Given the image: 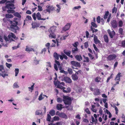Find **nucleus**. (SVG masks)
<instances>
[{"label":"nucleus","mask_w":125,"mask_h":125,"mask_svg":"<svg viewBox=\"0 0 125 125\" xmlns=\"http://www.w3.org/2000/svg\"><path fill=\"white\" fill-rule=\"evenodd\" d=\"M17 18H15L14 20L12 21H10V22L11 24L10 26L11 30L13 32H16V30L19 29V28L17 26L18 24V21H17Z\"/></svg>","instance_id":"obj_1"},{"label":"nucleus","mask_w":125,"mask_h":125,"mask_svg":"<svg viewBox=\"0 0 125 125\" xmlns=\"http://www.w3.org/2000/svg\"><path fill=\"white\" fill-rule=\"evenodd\" d=\"M56 29L55 27H52L50 28L49 30V32L50 34L49 35V37L51 38L55 39L56 38V34L54 33Z\"/></svg>","instance_id":"obj_2"},{"label":"nucleus","mask_w":125,"mask_h":125,"mask_svg":"<svg viewBox=\"0 0 125 125\" xmlns=\"http://www.w3.org/2000/svg\"><path fill=\"white\" fill-rule=\"evenodd\" d=\"M8 38L5 35L4 36V38L6 42L8 41L10 42L13 40L12 38L15 39L16 38L15 35L14 33H10L8 35Z\"/></svg>","instance_id":"obj_3"},{"label":"nucleus","mask_w":125,"mask_h":125,"mask_svg":"<svg viewBox=\"0 0 125 125\" xmlns=\"http://www.w3.org/2000/svg\"><path fill=\"white\" fill-rule=\"evenodd\" d=\"M54 84L57 87L63 90V89H65V87H63L62 86L65 85V83L63 82L60 83L58 81H54Z\"/></svg>","instance_id":"obj_4"},{"label":"nucleus","mask_w":125,"mask_h":125,"mask_svg":"<svg viewBox=\"0 0 125 125\" xmlns=\"http://www.w3.org/2000/svg\"><path fill=\"white\" fill-rule=\"evenodd\" d=\"M6 7L8 9H10V10H7V12L9 13H13L14 11V10L12 9H14L15 8L14 7V4L12 3H10L7 4Z\"/></svg>","instance_id":"obj_5"},{"label":"nucleus","mask_w":125,"mask_h":125,"mask_svg":"<svg viewBox=\"0 0 125 125\" xmlns=\"http://www.w3.org/2000/svg\"><path fill=\"white\" fill-rule=\"evenodd\" d=\"M71 98L67 96H63V101L66 104H70L71 103Z\"/></svg>","instance_id":"obj_6"},{"label":"nucleus","mask_w":125,"mask_h":125,"mask_svg":"<svg viewBox=\"0 0 125 125\" xmlns=\"http://www.w3.org/2000/svg\"><path fill=\"white\" fill-rule=\"evenodd\" d=\"M46 9L44 10L43 11L45 13L48 12L50 13L51 11L53 10H54V8L53 6L49 5H47L46 6Z\"/></svg>","instance_id":"obj_7"},{"label":"nucleus","mask_w":125,"mask_h":125,"mask_svg":"<svg viewBox=\"0 0 125 125\" xmlns=\"http://www.w3.org/2000/svg\"><path fill=\"white\" fill-rule=\"evenodd\" d=\"M25 51L26 52H29L31 51H33L34 52L35 54L36 55L37 54V51L34 50L33 49L31 48L30 46H26V48L25 49Z\"/></svg>","instance_id":"obj_8"},{"label":"nucleus","mask_w":125,"mask_h":125,"mask_svg":"<svg viewBox=\"0 0 125 125\" xmlns=\"http://www.w3.org/2000/svg\"><path fill=\"white\" fill-rule=\"evenodd\" d=\"M71 25L72 23H67L64 27H63L62 28V30L65 31L69 30Z\"/></svg>","instance_id":"obj_9"},{"label":"nucleus","mask_w":125,"mask_h":125,"mask_svg":"<svg viewBox=\"0 0 125 125\" xmlns=\"http://www.w3.org/2000/svg\"><path fill=\"white\" fill-rule=\"evenodd\" d=\"M36 16L37 17V19L38 20H45L47 19H49V17H48L47 18H42L41 17V15L40 14L39 12H38L36 14Z\"/></svg>","instance_id":"obj_10"},{"label":"nucleus","mask_w":125,"mask_h":125,"mask_svg":"<svg viewBox=\"0 0 125 125\" xmlns=\"http://www.w3.org/2000/svg\"><path fill=\"white\" fill-rule=\"evenodd\" d=\"M62 81H64L66 83H70L72 82L71 79L69 77H65L62 79Z\"/></svg>","instance_id":"obj_11"},{"label":"nucleus","mask_w":125,"mask_h":125,"mask_svg":"<svg viewBox=\"0 0 125 125\" xmlns=\"http://www.w3.org/2000/svg\"><path fill=\"white\" fill-rule=\"evenodd\" d=\"M112 27L114 29L117 27L118 26V23L115 20L113 21L111 23Z\"/></svg>","instance_id":"obj_12"},{"label":"nucleus","mask_w":125,"mask_h":125,"mask_svg":"<svg viewBox=\"0 0 125 125\" xmlns=\"http://www.w3.org/2000/svg\"><path fill=\"white\" fill-rule=\"evenodd\" d=\"M71 63L75 67H79L81 66L79 63L74 61H71Z\"/></svg>","instance_id":"obj_13"},{"label":"nucleus","mask_w":125,"mask_h":125,"mask_svg":"<svg viewBox=\"0 0 125 125\" xmlns=\"http://www.w3.org/2000/svg\"><path fill=\"white\" fill-rule=\"evenodd\" d=\"M107 32L110 37V38H112L113 36L115 35V32L114 30H113L112 31H111L109 29L107 30Z\"/></svg>","instance_id":"obj_14"},{"label":"nucleus","mask_w":125,"mask_h":125,"mask_svg":"<svg viewBox=\"0 0 125 125\" xmlns=\"http://www.w3.org/2000/svg\"><path fill=\"white\" fill-rule=\"evenodd\" d=\"M116 57V55L115 54L110 55L107 57V60L109 61L115 59Z\"/></svg>","instance_id":"obj_15"},{"label":"nucleus","mask_w":125,"mask_h":125,"mask_svg":"<svg viewBox=\"0 0 125 125\" xmlns=\"http://www.w3.org/2000/svg\"><path fill=\"white\" fill-rule=\"evenodd\" d=\"M0 72H1V73L3 74L6 73L7 74H8L7 72H6L5 71L3 66L2 65H0Z\"/></svg>","instance_id":"obj_16"},{"label":"nucleus","mask_w":125,"mask_h":125,"mask_svg":"<svg viewBox=\"0 0 125 125\" xmlns=\"http://www.w3.org/2000/svg\"><path fill=\"white\" fill-rule=\"evenodd\" d=\"M94 43L96 44L99 43L100 41L98 39L97 36L96 35H94Z\"/></svg>","instance_id":"obj_17"},{"label":"nucleus","mask_w":125,"mask_h":125,"mask_svg":"<svg viewBox=\"0 0 125 125\" xmlns=\"http://www.w3.org/2000/svg\"><path fill=\"white\" fill-rule=\"evenodd\" d=\"M121 73L120 72L117 74L115 79V81H120V77L121 76Z\"/></svg>","instance_id":"obj_18"},{"label":"nucleus","mask_w":125,"mask_h":125,"mask_svg":"<svg viewBox=\"0 0 125 125\" xmlns=\"http://www.w3.org/2000/svg\"><path fill=\"white\" fill-rule=\"evenodd\" d=\"M100 94V92L99 89H96L94 90V94L95 95H98Z\"/></svg>","instance_id":"obj_19"},{"label":"nucleus","mask_w":125,"mask_h":125,"mask_svg":"<svg viewBox=\"0 0 125 125\" xmlns=\"http://www.w3.org/2000/svg\"><path fill=\"white\" fill-rule=\"evenodd\" d=\"M56 6L57 7V8L55 10V11L57 12L58 13L60 11V10L61 9V6L59 5L58 4H57Z\"/></svg>","instance_id":"obj_20"},{"label":"nucleus","mask_w":125,"mask_h":125,"mask_svg":"<svg viewBox=\"0 0 125 125\" xmlns=\"http://www.w3.org/2000/svg\"><path fill=\"white\" fill-rule=\"evenodd\" d=\"M75 58L78 61H80L82 60V57L80 55H77L75 56Z\"/></svg>","instance_id":"obj_21"},{"label":"nucleus","mask_w":125,"mask_h":125,"mask_svg":"<svg viewBox=\"0 0 125 125\" xmlns=\"http://www.w3.org/2000/svg\"><path fill=\"white\" fill-rule=\"evenodd\" d=\"M46 96L47 98V96L46 95H43L42 93H41L40 94V95L39 96V97L38 98V100L39 101L43 99L44 98V97Z\"/></svg>","instance_id":"obj_22"},{"label":"nucleus","mask_w":125,"mask_h":125,"mask_svg":"<svg viewBox=\"0 0 125 125\" xmlns=\"http://www.w3.org/2000/svg\"><path fill=\"white\" fill-rule=\"evenodd\" d=\"M62 105L61 104H58L56 106L57 109L59 111L61 110L62 109Z\"/></svg>","instance_id":"obj_23"},{"label":"nucleus","mask_w":125,"mask_h":125,"mask_svg":"<svg viewBox=\"0 0 125 125\" xmlns=\"http://www.w3.org/2000/svg\"><path fill=\"white\" fill-rule=\"evenodd\" d=\"M65 89H63L62 90V91L64 93H69L71 91V88L69 87L67 88L66 90H65Z\"/></svg>","instance_id":"obj_24"},{"label":"nucleus","mask_w":125,"mask_h":125,"mask_svg":"<svg viewBox=\"0 0 125 125\" xmlns=\"http://www.w3.org/2000/svg\"><path fill=\"white\" fill-rule=\"evenodd\" d=\"M68 56H69L71 52V51L65 50L63 51Z\"/></svg>","instance_id":"obj_25"},{"label":"nucleus","mask_w":125,"mask_h":125,"mask_svg":"<svg viewBox=\"0 0 125 125\" xmlns=\"http://www.w3.org/2000/svg\"><path fill=\"white\" fill-rule=\"evenodd\" d=\"M58 115L60 117H62L63 118H65L66 117V116L65 114L62 113H59L58 114Z\"/></svg>","instance_id":"obj_26"},{"label":"nucleus","mask_w":125,"mask_h":125,"mask_svg":"<svg viewBox=\"0 0 125 125\" xmlns=\"http://www.w3.org/2000/svg\"><path fill=\"white\" fill-rule=\"evenodd\" d=\"M55 62L58 65L59 69L60 70H61L62 69V66L60 64L59 62L58 61L55 60Z\"/></svg>","instance_id":"obj_27"},{"label":"nucleus","mask_w":125,"mask_h":125,"mask_svg":"<svg viewBox=\"0 0 125 125\" xmlns=\"http://www.w3.org/2000/svg\"><path fill=\"white\" fill-rule=\"evenodd\" d=\"M53 56L55 59L58 60L59 59V55L58 54L54 52L53 54Z\"/></svg>","instance_id":"obj_28"},{"label":"nucleus","mask_w":125,"mask_h":125,"mask_svg":"<svg viewBox=\"0 0 125 125\" xmlns=\"http://www.w3.org/2000/svg\"><path fill=\"white\" fill-rule=\"evenodd\" d=\"M104 41L106 43L108 42V39L107 36L106 35H104Z\"/></svg>","instance_id":"obj_29"},{"label":"nucleus","mask_w":125,"mask_h":125,"mask_svg":"<svg viewBox=\"0 0 125 125\" xmlns=\"http://www.w3.org/2000/svg\"><path fill=\"white\" fill-rule=\"evenodd\" d=\"M50 114L52 116H53L55 115V112L54 110H51L49 112Z\"/></svg>","instance_id":"obj_30"},{"label":"nucleus","mask_w":125,"mask_h":125,"mask_svg":"<svg viewBox=\"0 0 125 125\" xmlns=\"http://www.w3.org/2000/svg\"><path fill=\"white\" fill-rule=\"evenodd\" d=\"M6 17L7 18H12L13 16V15L11 14L8 13L7 14L5 15Z\"/></svg>","instance_id":"obj_31"},{"label":"nucleus","mask_w":125,"mask_h":125,"mask_svg":"<svg viewBox=\"0 0 125 125\" xmlns=\"http://www.w3.org/2000/svg\"><path fill=\"white\" fill-rule=\"evenodd\" d=\"M14 72L15 73V76H17L19 72V69L18 68H16L15 69Z\"/></svg>","instance_id":"obj_32"},{"label":"nucleus","mask_w":125,"mask_h":125,"mask_svg":"<svg viewBox=\"0 0 125 125\" xmlns=\"http://www.w3.org/2000/svg\"><path fill=\"white\" fill-rule=\"evenodd\" d=\"M81 8V7L80 6H75L73 8H72L73 10H79Z\"/></svg>","instance_id":"obj_33"},{"label":"nucleus","mask_w":125,"mask_h":125,"mask_svg":"<svg viewBox=\"0 0 125 125\" xmlns=\"http://www.w3.org/2000/svg\"><path fill=\"white\" fill-rule=\"evenodd\" d=\"M72 76L73 80H77L78 78L77 76L76 75H72Z\"/></svg>","instance_id":"obj_34"},{"label":"nucleus","mask_w":125,"mask_h":125,"mask_svg":"<svg viewBox=\"0 0 125 125\" xmlns=\"http://www.w3.org/2000/svg\"><path fill=\"white\" fill-rule=\"evenodd\" d=\"M101 78L99 77H97L95 79V82L97 83L99 82H101L100 80H101Z\"/></svg>","instance_id":"obj_35"},{"label":"nucleus","mask_w":125,"mask_h":125,"mask_svg":"<svg viewBox=\"0 0 125 125\" xmlns=\"http://www.w3.org/2000/svg\"><path fill=\"white\" fill-rule=\"evenodd\" d=\"M14 16L17 17L19 18H20L21 17V16L20 14L17 12H16L14 14Z\"/></svg>","instance_id":"obj_36"},{"label":"nucleus","mask_w":125,"mask_h":125,"mask_svg":"<svg viewBox=\"0 0 125 125\" xmlns=\"http://www.w3.org/2000/svg\"><path fill=\"white\" fill-rule=\"evenodd\" d=\"M8 74H7L6 73L4 74L0 73V75L2 76L3 78H4L6 76H8Z\"/></svg>","instance_id":"obj_37"},{"label":"nucleus","mask_w":125,"mask_h":125,"mask_svg":"<svg viewBox=\"0 0 125 125\" xmlns=\"http://www.w3.org/2000/svg\"><path fill=\"white\" fill-rule=\"evenodd\" d=\"M92 107L91 108V110L93 112L96 113V110L95 108V106L94 105H92Z\"/></svg>","instance_id":"obj_38"},{"label":"nucleus","mask_w":125,"mask_h":125,"mask_svg":"<svg viewBox=\"0 0 125 125\" xmlns=\"http://www.w3.org/2000/svg\"><path fill=\"white\" fill-rule=\"evenodd\" d=\"M109 14V12L108 11H107L105 12V15H104V19H106L107 16H108Z\"/></svg>","instance_id":"obj_39"},{"label":"nucleus","mask_w":125,"mask_h":125,"mask_svg":"<svg viewBox=\"0 0 125 125\" xmlns=\"http://www.w3.org/2000/svg\"><path fill=\"white\" fill-rule=\"evenodd\" d=\"M31 19L32 18L30 16L28 15L26 16V19L24 21L31 20Z\"/></svg>","instance_id":"obj_40"},{"label":"nucleus","mask_w":125,"mask_h":125,"mask_svg":"<svg viewBox=\"0 0 125 125\" xmlns=\"http://www.w3.org/2000/svg\"><path fill=\"white\" fill-rule=\"evenodd\" d=\"M78 51V49L77 47H75L74 48H73L72 50V52L73 53H76Z\"/></svg>","instance_id":"obj_41"},{"label":"nucleus","mask_w":125,"mask_h":125,"mask_svg":"<svg viewBox=\"0 0 125 125\" xmlns=\"http://www.w3.org/2000/svg\"><path fill=\"white\" fill-rule=\"evenodd\" d=\"M34 84L32 85L31 87H28V88L29 89V90L31 92H32L33 90Z\"/></svg>","instance_id":"obj_42"},{"label":"nucleus","mask_w":125,"mask_h":125,"mask_svg":"<svg viewBox=\"0 0 125 125\" xmlns=\"http://www.w3.org/2000/svg\"><path fill=\"white\" fill-rule=\"evenodd\" d=\"M123 21L120 20L118 22V26L119 27H122L123 25Z\"/></svg>","instance_id":"obj_43"},{"label":"nucleus","mask_w":125,"mask_h":125,"mask_svg":"<svg viewBox=\"0 0 125 125\" xmlns=\"http://www.w3.org/2000/svg\"><path fill=\"white\" fill-rule=\"evenodd\" d=\"M91 25H92L93 27L94 28H96L97 27V24L95 23V22H91Z\"/></svg>","instance_id":"obj_44"},{"label":"nucleus","mask_w":125,"mask_h":125,"mask_svg":"<svg viewBox=\"0 0 125 125\" xmlns=\"http://www.w3.org/2000/svg\"><path fill=\"white\" fill-rule=\"evenodd\" d=\"M6 66L9 68H10V67L12 66V64H9L7 62L6 63Z\"/></svg>","instance_id":"obj_45"},{"label":"nucleus","mask_w":125,"mask_h":125,"mask_svg":"<svg viewBox=\"0 0 125 125\" xmlns=\"http://www.w3.org/2000/svg\"><path fill=\"white\" fill-rule=\"evenodd\" d=\"M67 109L69 110H71L73 109V107L71 105L67 106H66Z\"/></svg>","instance_id":"obj_46"},{"label":"nucleus","mask_w":125,"mask_h":125,"mask_svg":"<svg viewBox=\"0 0 125 125\" xmlns=\"http://www.w3.org/2000/svg\"><path fill=\"white\" fill-rule=\"evenodd\" d=\"M42 112L40 110H38L35 112V114L37 115H38L40 114H41L42 113Z\"/></svg>","instance_id":"obj_47"},{"label":"nucleus","mask_w":125,"mask_h":125,"mask_svg":"<svg viewBox=\"0 0 125 125\" xmlns=\"http://www.w3.org/2000/svg\"><path fill=\"white\" fill-rule=\"evenodd\" d=\"M83 57H84L85 60L83 61V62H89V59L88 57H85L84 56H83Z\"/></svg>","instance_id":"obj_48"},{"label":"nucleus","mask_w":125,"mask_h":125,"mask_svg":"<svg viewBox=\"0 0 125 125\" xmlns=\"http://www.w3.org/2000/svg\"><path fill=\"white\" fill-rule=\"evenodd\" d=\"M91 31H92L93 33L94 32H96L98 31V30L97 29H95L94 28H93L92 27H91Z\"/></svg>","instance_id":"obj_49"},{"label":"nucleus","mask_w":125,"mask_h":125,"mask_svg":"<svg viewBox=\"0 0 125 125\" xmlns=\"http://www.w3.org/2000/svg\"><path fill=\"white\" fill-rule=\"evenodd\" d=\"M113 74H111L110 76L107 79V80H106V82L108 83L109 81V80L113 78Z\"/></svg>","instance_id":"obj_50"},{"label":"nucleus","mask_w":125,"mask_h":125,"mask_svg":"<svg viewBox=\"0 0 125 125\" xmlns=\"http://www.w3.org/2000/svg\"><path fill=\"white\" fill-rule=\"evenodd\" d=\"M68 36V34L66 35H65L62 36V37H61V38H60V40H63L65 39H66V37Z\"/></svg>","instance_id":"obj_51"},{"label":"nucleus","mask_w":125,"mask_h":125,"mask_svg":"<svg viewBox=\"0 0 125 125\" xmlns=\"http://www.w3.org/2000/svg\"><path fill=\"white\" fill-rule=\"evenodd\" d=\"M59 117L57 116H54L53 118V120L54 121H57L59 120Z\"/></svg>","instance_id":"obj_52"},{"label":"nucleus","mask_w":125,"mask_h":125,"mask_svg":"<svg viewBox=\"0 0 125 125\" xmlns=\"http://www.w3.org/2000/svg\"><path fill=\"white\" fill-rule=\"evenodd\" d=\"M51 119V116L49 114H48L47 115V121H50Z\"/></svg>","instance_id":"obj_53"},{"label":"nucleus","mask_w":125,"mask_h":125,"mask_svg":"<svg viewBox=\"0 0 125 125\" xmlns=\"http://www.w3.org/2000/svg\"><path fill=\"white\" fill-rule=\"evenodd\" d=\"M107 116L106 115H105L104 114L103 115L102 117L104 120L105 121L107 119Z\"/></svg>","instance_id":"obj_54"},{"label":"nucleus","mask_w":125,"mask_h":125,"mask_svg":"<svg viewBox=\"0 0 125 125\" xmlns=\"http://www.w3.org/2000/svg\"><path fill=\"white\" fill-rule=\"evenodd\" d=\"M63 100L60 98H58L57 99V101L58 103H61L62 101Z\"/></svg>","instance_id":"obj_55"},{"label":"nucleus","mask_w":125,"mask_h":125,"mask_svg":"<svg viewBox=\"0 0 125 125\" xmlns=\"http://www.w3.org/2000/svg\"><path fill=\"white\" fill-rule=\"evenodd\" d=\"M20 43H19L18 44V45L17 46H14L12 47V48L13 50H15L17 49L18 48L20 47Z\"/></svg>","instance_id":"obj_56"},{"label":"nucleus","mask_w":125,"mask_h":125,"mask_svg":"<svg viewBox=\"0 0 125 125\" xmlns=\"http://www.w3.org/2000/svg\"><path fill=\"white\" fill-rule=\"evenodd\" d=\"M97 22L98 23H99L100 22V17L98 16L97 18L96 19Z\"/></svg>","instance_id":"obj_57"},{"label":"nucleus","mask_w":125,"mask_h":125,"mask_svg":"<svg viewBox=\"0 0 125 125\" xmlns=\"http://www.w3.org/2000/svg\"><path fill=\"white\" fill-rule=\"evenodd\" d=\"M36 15L35 13H34L32 15V17L34 20H36Z\"/></svg>","instance_id":"obj_58"},{"label":"nucleus","mask_w":125,"mask_h":125,"mask_svg":"<svg viewBox=\"0 0 125 125\" xmlns=\"http://www.w3.org/2000/svg\"><path fill=\"white\" fill-rule=\"evenodd\" d=\"M13 86L14 88H17L19 87L17 83H14Z\"/></svg>","instance_id":"obj_59"},{"label":"nucleus","mask_w":125,"mask_h":125,"mask_svg":"<svg viewBox=\"0 0 125 125\" xmlns=\"http://www.w3.org/2000/svg\"><path fill=\"white\" fill-rule=\"evenodd\" d=\"M119 33L121 34H122L123 33V29L122 28L119 29L118 31Z\"/></svg>","instance_id":"obj_60"},{"label":"nucleus","mask_w":125,"mask_h":125,"mask_svg":"<svg viewBox=\"0 0 125 125\" xmlns=\"http://www.w3.org/2000/svg\"><path fill=\"white\" fill-rule=\"evenodd\" d=\"M38 10L39 11H42V7L39 5L38 6Z\"/></svg>","instance_id":"obj_61"},{"label":"nucleus","mask_w":125,"mask_h":125,"mask_svg":"<svg viewBox=\"0 0 125 125\" xmlns=\"http://www.w3.org/2000/svg\"><path fill=\"white\" fill-rule=\"evenodd\" d=\"M68 71L70 74H72L73 73L72 69L71 68H68Z\"/></svg>","instance_id":"obj_62"},{"label":"nucleus","mask_w":125,"mask_h":125,"mask_svg":"<svg viewBox=\"0 0 125 125\" xmlns=\"http://www.w3.org/2000/svg\"><path fill=\"white\" fill-rule=\"evenodd\" d=\"M117 9L115 7L112 9V12L113 13H115L117 10Z\"/></svg>","instance_id":"obj_63"},{"label":"nucleus","mask_w":125,"mask_h":125,"mask_svg":"<svg viewBox=\"0 0 125 125\" xmlns=\"http://www.w3.org/2000/svg\"><path fill=\"white\" fill-rule=\"evenodd\" d=\"M46 65V66H49L51 68L52 67L51 63L49 62H47Z\"/></svg>","instance_id":"obj_64"}]
</instances>
